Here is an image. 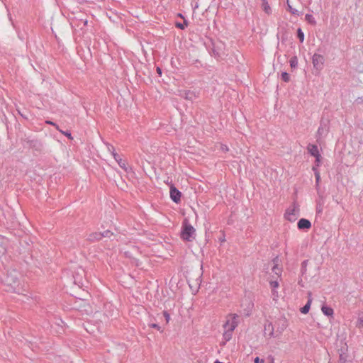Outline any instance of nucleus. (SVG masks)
<instances>
[{"mask_svg":"<svg viewBox=\"0 0 363 363\" xmlns=\"http://www.w3.org/2000/svg\"><path fill=\"white\" fill-rule=\"evenodd\" d=\"M233 330L224 329V332L223 333V339L224 340L223 343L230 341L233 337Z\"/></svg>","mask_w":363,"mask_h":363,"instance_id":"obj_10","label":"nucleus"},{"mask_svg":"<svg viewBox=\"0 0 363 363\" xmlns=\"http://www.w3.org/2000/svg\"><path fill=\"white\" fill-rule=\"evenodd\" d=\"M274 266L272 269V272H274L278 277H280L281 274V268L279 267V260L278 257L273 259Z\"/></svg>","mask_w":363,"mask_h":363,"instance_id":"obj_8","label":"nucleus"},{"mask_svg":"<svg viewBox=\"0 0 363 363\" xmlns=\"http://www.w3.org/2000/svg\"><path fill=\"white\" fill-rule=\"evenodd\" d=\"M181 196H182L181 192L178 189H177L175 186L172 185L170 186V198H171V199L174 202L178 203L181 201Z\"/></svg>","mask_w":363,"mask_h":363,"instance_id":"obj_6","label":"nucleus"},{"mask_svg":"<svg viewBox=\"0 0 363 363\" xmlns=\"http://www.w3.org/2000/svg\"><path fill=\"white\" fill-rule=\"evenodd\" d=\"M224 150L228 151V147L225 146V147L224 148Z\"/></svg>","mask_w":363,"mask_h":363,"instance_id":"obj_28","label":"nucleus"},{"mask_svg":"<svg viewBox=\"0 0 363 363\" xmlns=\"http://www.w3.org/2000/svg\"><path fill=\"white\" fill-rule=\"evenodd\" d=\"M150 327L152 328L157 329L160 333L163 332V330L162 329V328L160 326H159L157 324H155V323L150 324Z\"/></svg>","mask_w":363,"mask_h":363,"instance_id":"obj_20","label":"nucleus"},{"mask_svg":"<svg viewBox=\"0 0 363 363\" xmlns=\"http://www.w3.org/2000/svg\"><path fill=\"white\" fill-rule=\"evenodd\" d=\"M312 303V299L309 298L307 303L301 308V312L303 314H307L309 312Z\"/></svg>","mask_w":363,"mask_h":363,"instance_id":"obj_13","label":"nucleus"},{"mask_svg":"<svg viewBox=\"0 0 363 363\" xmlns=\"http://www.w3.org/2000/svg\"><path fill=\"white\" fill-rule=\"evenodd\" d=\"M325 58L322 55L315 53L312 57V63L313 67L318 71H320L324 65Z\"/></svg>","mask_w":363,"mask_h":363,"instance_id":"obj_4","label":"nucleus"},{"mask_svg":"<svg viewBox=\"0 0 363 363\" xmlns=\"http://www.w3.org/2000/svg\"><path fill=\"white\" fill-rule=\"evenodd\" d=\"M288 6H289V10L291 13L295 14L296 13V11L295 9H294L289 4H288Z\"/></svg>","mask_w":363,"mask_h":363,"instance_id":"obj_26","label":"nucleus"},{"mask_svg":"<svg viewBox=\"0 0 363 363\" xmlns=\"http://www.w3.org/2000/svg\"><path fill=\"white\" fill-rule=\"evenodd\" d=\"M113 157L114 159L116 160V162L118 163V164L122 167V168H125V163L124 161H123L121 159L119 158L118 155L113 152Z\"/></svg>","mask_w":363,"mask_h":363,"instance_id":"obj_15","label":"nucleus"},{"mask_svg":"<svg viewBox=\"0 0 363 363\" xmlns=\"http://www.w3.org/2000/svg\"><path fill=\"white\" fill-rule=\"evenodd\" d=\"M224 150L228 151V147L225 146V147L224 148Z\"/></svg>","mask_w":363,"mask_h":363,"instance_id":"obj_29","label":"nucleus"},{"mask_svg":"<svg viewBox=\"0 0 363 363\" xmlns=\"http://www.w3.org/2000/svg\"><path fill=\"white\" fill-rule=\"evenodd\" d=\"M59 130L60 133H62V134H64L65 135H66L69 139H70V140H72V139H73V138H72V136L71 133H68V132H65V131H63V130H60V128H59V130Z\"/></svg>","mask_w":363,"mask_h":363,"instance_id":"obj_22","label":"nucleus"},{"mask_svg":"<svg viewBox=\"0 0 363 363\" xmlns=\"http://www.w3.org/2000/svg\"><path fill=\"white\" fill-rule=\"evenodd\" d=\"M45 123L47 124H50V125H52L55 126L57 130H59V127H58V125L56 123H53V122H52L50 121H46Z\"/></svg>","mask_w":363,"mask_h":363,"instance_id":"obj_25","label":"nucleus"},{"mask_svg":"<svg viewBox=\"0 0 363 363\" xmlns=\"http://www.w3.org/2000/svg\"><path fill=\"white\" fill-rule=\"evenodd\" d=\"M221 240V242H224V241H225V238H221V240Z\"/></svg>","mask_w":363,"mask_h":363,"instance_id":"obj_31","label":"nucleus"},{"mask_svg":"<svg viewBox=\"0 0 363 363\" xmlns=\"http://www.w3.org/2000/svg\"><path fill=\"white\" fill-rule=\"evenodd\" d=\"M321 311L325 315L328 316H332L334 313L333 309L326 306H323L321 308Z\"/></svg>","mask_w":363,"mask_h":363,"instance_id":"obj_12","label":"nucleus"},{"mask_svg":"<svg viewBox=\"0 0 363 363\" xmlns=\"http://www.w3.org/2000/svg\"><path fill=\"white\" fill-rule=\"evenodd\" d=\"M297 226L298 228V229H309L311 228V222L307 220V219H305V218H301L298 220V223H297Z\"/></svg>","mask_w":363,"mask_h":363,"instance_id":"obj_7","label":"nucleus"},{"mask_svg":"<svg viewBox=\"0 0 363 363\" xmlns=\"http://www.w3.org/2000/svg\"><path fill=\"white\" fill-rule=\"evenodd\" d=\"M163 315L165 318L166 323H169V322L170 320V315H169V313L167 311H163Z\"/></svg>","mask_w":363,"mask_h":363,"instance_id":"obj_21","label":"nucleus"},{"mask_svg":"<svg viewBox=\"0 0 363 363\" xmlns=\"http://www.w3.org/2000/svg\"><path fill=\"white\" fill-rule=\"evenodd\" d=\"M305 19L308 23L313 26H315L316 24L315 18L311 14H306L305 16Z\"/></svg>","mask_w":363,"mask_h":363,"instance_id":"obj_14","label":"nucleus"},{"mask_svg":"<svg viewBox=\"0 0 363 363\" xmlns=\"http://www.w3.org/2000/svg\"><path fill=\"white\" fill-rule=\"evenodd\" d=\"M298 65V58L296 56H294L290 60V66L291 68H295Z\"/></svg>","mask_w":363,"mask_h":363,"instance_id":"obj_16","label":"nucleus"},{"mask_svg":"<svg viewBox=\"0 0 363 363\" xmlns=\"http://www.w3.org/2000/svg\"><path fill=\"white\" fill-rule=\"evenodd\" d=\"M176 26L177 28H179L180 29H184L186 26H187V23H184L183 24L182 23H177L176 24Z\"/></svg>","mask_w":363,"mask_h":363,"instance_id":"obj_23","label":"nucleus"},{"mask_svg":"<svg viewBox=\"0 0 363 363\" xmlns=\"http://www.w3.org/2000/svg\"><path fill=\"white\" fill-rule=\"evenodd\" d=\"M269 363H274V360L272 359Z\"/></svg>","mask_w":363,"mask_h":363,"instance_id":"obj_32","label":"nucleus"},{"mask_svg":"<svg viewBox=\"0 0 363 363\" xmlns=\"http://www.w3.org/2000/svg\"><path fill=\"white\" fill-rule=\"evenodd\" d=\"M254 363H264V360L257 357L254 360Z\"/></svg>","mask_w":363,"mask_h":363,"instance_id":"obj_24","label":"nucleus"},{"mask_svg":"<svg viewBox=\"0 0 363 363\" xmlns=\"http://www.w3.org/2000/svg\"><path fill=\"white\" fill-rule=\"evenodd\" d=\"M298 208L295 206L289 208L284 214L285 218L290 222L295 221L298 217Z\"/></svg>","mask_w":363,"mask_h":363,"instance_id":"obj_3","label":"nucleus"},{"mask_svg":"<svg viewBox=\"0 0 363 363\" xmlns=\"http://www.w3.org/2000/svg\"><path fill=\"white\" fill-rule=\"evenodd\" d=\"M239 323V316L236 314H229L226 317L225 323L223 325L224 329L233 330L237 328Z\"/></svg>","mask_w":363,"mask_h":363,"instance_id":"obj_1","label":"nucleus"},{"mask_svg":"<svg viewBox=\"0 0 363 363\" xmlns=\"http://www.w3.org/2000/svg\"><path fill=\"white\" fill-rule=\"evenodd\" d=\"M313 170L315 172V176L316 182L318 183L320 179V175L316 167H313Z\"/></svg>","mask_w":363,"mask_h":363,"instance_id":"obj_19","label":"nucleus"},{"mask_svg":"<svg viewBox=\"0 0 363 363\" xmlns=\"http://www.w3.org/2000/svg\"><path fill=\"white\" fill-rule=\"evenodd\" d=\"M269 285L272 289V293L274 296H278V291L277 289L279 286V283L277 280H270L269 281Z\"/></svg>","mask_w":363,"mask_h":363,"instance_id":"obj_9","label":"nucleus"},{"mask_svg":"<svg viewBox=\"0 0 363 363\" xmlns=\"http://www.w3.org/2000/svg\"><path fill=\"white\" fill-rule=\"evenodd\" d=\"M297 35H298V38H299L301 43H303L304 40V33L301 28L298 29Z\"/></svg>","mask_w":363,"mask_h":363,"instance_id":"obj_18","label":"nucleus"},{"mask_svg":"<svg viewBox=\"0 0 363 363\" xmlns=\"http://www.w3.org/2000/svg\"><path fill=\"white\" fill-rule=\"evenodd\" d=\"M261 7L267 14L269 15L272 13L271 7L267 0H262Z\"/></svg>","mask_w":363,"mask_h":363,"instance_id":"obj_11","label":"nucleus"},{"mask_svg":"<svg viewBox=\"0 0 363 363\" xmlns=\"http://www.w3.org/2000/svg\"><path fill=\"white\" fill-rule=\"evenodd\" d=\"M307 150L312 156L315 157L316 165L319 166L321 160V155L319 152L318 146L315 145L310 144L308 145Z\"/></svg>","mask_w":363,"mask_h":363,"instance_id":"obj_5","label":"nucleus"},{"mask_svg":"<svg viewBox=\"0 0 363 363\" xmlns=\"http://www.w3.org/2000/svg\"><path fill=\"white\" fill-rule=\"evenodd\" d=\"M281 77V79L285 82H288L290 81L291 77L287 72H282Z\"/></svg>","mask_w":363,"mask_h":363,"instance_id":"obj_17","label":"nucleus"},{"mask_svg":"<svg viewBox=\"0 0 363 363\" xmlns=\"http://www.w3.org/2000/svg\"><path fill=\"white\" fill-rule=\"evenodd\" d=\"M157 72L159 74H162V71H161V69L160 67H157Z\"/></svg>","mask_w":363,"mask_h":363,"instance_id":"obj_27","label":"nucleus"},{"mask_svg":"<svg viewBox=\"0 0 363 363\" xmlns=\"http://www.w3.org/2000/svg\"><path fill=\"white\" fill-rule=\"evenodd\" d=\"M214 363H223V362H219L218 360H216Z\"/></svg>","mask_w":363,"mask_h":363,"instance_id":"obj_30","label":"nucleus"},{"mask_svg":"<svg viewBox=\"0 0 363 363\" xmlns=\"http://www.w3.org/2000/svg\"><path fill=\"white\" fill-rule=\"evenodd\" d=\"M195 233V228L189 224L187 222H184L183 225V230L181 234V237L184 240L189 241Z\"/></svg>","mask_w":363,"mask_h":363,"instance_id":"obj_2","label":"nucleus"}]
</instances>
